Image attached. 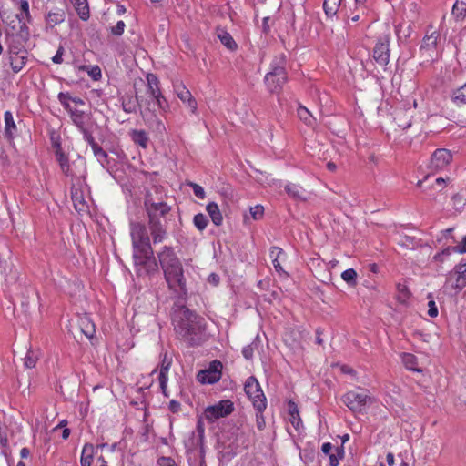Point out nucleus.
Returning a JSON list of instances; mask_svg holds the SVG:
<instances>
[{"instance_id": "15", "label": "nucleus", "mask_w": 466, "mask_h": 466, "mask_svg": "<svg viewBox=\"0 0 466 466\" xmlns=\"http://www.w3.org/2000/svg\"><path fill=\"white\" fill-rule=\"evenodd\" d=\"M10 21L7 22L8 28L5 31V35L7 33H14L16 35H21L22 37L27 39L28 36V28L26 26V22L23 17H21L18 14L15 15L12 17H9Z\"/></svg>"}, {"instance_id": "26", "label": "nucleus", "mask_w": 466, "mask_h": 466, "mask_svg": "<svg viewBox=\"0 0 466 466\" xmlns=\"http://www.w3.org/2000/svg\"><path fill=\"white\" fill-rule=\"evenodd\" d=\"M285 191L287 194L296 200H305L304 197L305 190L304 188L298 184L289 183L285 186Z\"/></svg>"}, {"instance_id": "61", "label": "nucleus", "mask_w": 466, "mask_h": 466, "mask_svg": "<svg viewBox=\"0 0 466 466\" xmlns=\"http://www.w3.org/2000/svg\"><path fill=\"white\" fill-rule=\"evenodd\" d=\"M197 431L199 434L200 439H202L204 436L205 430H204V425H203V422L201 421V420H198V421Z\"/></svg>"}, {"instance_id": "19", "label": "nucleus", "mask_w": 466, "mask_h": 466, "mask_svg": "<svg viewBox=\"0 0 466 466\" xmlns=\"http://www.w3.org/2000/svg\"><path fill=\"white\" fill-rule=\"evenodd\" d=\"M71 198L74 204L75 209L78 213H87L88 212V204L85 200L83 192L78 189H75L71 191Z\"/></svg>"}, {"instance_id": "23", "label": "nucleus", "mask_w": 466, "mask_h": 466, "mask_svg": "<svg viewBox=\"0 0 466 466\" xmlns=\"http://www.w3.org/2000/svg\"><path fill=\"white\" fill-rule=\"evenodd\" d=\"M41 356V350L39 349H29L23 359L24 366L25 369H33L35 367L39 358Z\"/></svg>"}, {"instance_id": "64", "label": "nucleus", "mask_w": 466, "mask_h": 466, "mask_svg": "<svg viewBox=\"0 0 466 466\" xmlns=\"http://www.w3.org/2000/svg\"><path fill=\"white\" fill-rule=\"evenodd\" d=\"M329 464L330 466H338L339 460L334 454H329Z\"/></svg>"}, {"instance_id": "12", "label": "nucleus", "mask_w": 466, "mask_h": 466, "mask_svg": "<svg viewBox=\"0 0 466 466\" xmlns=\"http://www.w3.org/2000/svg\"><path fill=\"white\" fill-rule=\"evenodd\" d=\"M390 35L386 34L381 35L374 48H373V58L377 64L381 66L388 65L390 60Z\"/></svg>"}, {"instance_id": "57", "label": "nucleus", "mask_w": 466, "mask_h": 466, "mask_svg": "<svg viewBox=\"0 0 466 466\" xmlns=\"http://www.w3.org/2000/svg\"><path fill=\"white\" fill-rule=\"evenodd\" d=\"M157 463L159 466H177L175 461L170 457H160Z\"/></svg>"}, {"instance_id": "60", "label": "nucleus", "mask_w": 466, "mask_h": 466, "mask_svg": "<svg viewBox=\"0 0 466 466\" xmlns=\"http://www.w3.org/2000/svg\"><path fill=\"white\" fill-rule=\"evenodd\" d=\"M169 409L172 412H177L180 409V403L176 400H171L169 402Z\"/></svg>"}, {"instance_id": "21", "label": "nucleus", "mask_w": 466, "mask_h": 466, "mask_svg": "<svg viewBox=\"0 0 466 466\" xmlns=\"http://www.w3.org/2000/svg\"><path fill=\"white\" fill-rule=\"evenodd\" d=\"M206 211L210 217L213 224L217 227H219L223 223V216L218 208V205L216 202H209L206 206Z\"/></svg>"}, {"instance_id": "2", "label": "nucleus", "mask_w": 466, "mask_h": 466, "mask_svg": "<svg viewBox=\"0 0 466 466\" xmlns=\"http://www.w3.org/2000/svg\"><path fill=\"white\" fill-rule=\"evenodd\" d=\"M130 235L133 246V258L136 265L145 266L153 256L147 229L141 223H131Z\"/></svg>"}, {"instance_id": "46", "label": "nucleus", "mask_w": 466, "mask_h": 466, "mask_svg": "<svg viewBox=\"0 0 466 466\" xmlns=\"http://www.w3.org/2000/svg\"><path fill=\"white\" fill-rule=\"evenodd\" d=\"M357 272L353 268H349L341 273V279L348 284L355 285L357 279Z\"/></svg>"}, {"instance_id": "9", "label": "nucleus", "mask_w": 466, "mask_h": 466, "mask_svg": "<svg viewBox=\"0 0 466 466\" xmlns=\"http://www.w3.org/2000/svg\"><path fill=\"white\" fill-rule=\"evenodd\" d=\"M287 72L282 66H271V70L265 76V83L269 92L279 93L287 82Z\"/></svg>"}, {"instance_id": "31", "label": "nucleus", "mask_w": 466, "mask_h": 466, "mask_svg": "<svg viewBox=\"0 0 466 466\" xmlns=\"http://www.w3.org/2000/svg\"><path fill=\"white\" fill-rule=\"evenodd\" d=\"M342 0H324L323 10L327 17H333L337 15Z\"/></svg>"}, {"instance_id": "51", "label": "nucleus", "mask_w": 466, "mask_h": 466, "mask_svg": "<svg viewBox=\"0 0 466 466\" xmlns=\"http://www.w3.org/2000/svg\"><path fill=\"white\" fill-rule=\"evenodd\" d=\"M331 34L332 35L328 40L330 44L334 43L337 46L345 44V36L343 33L334 34V30H331Z\"/></svg>"}, {"instance_id": "37", "label": "nucleus", "mask_w": 466, "mask_h": 466, "mask_svg": "<svg viewBox=\"0 0 466 466\" xmlns=\"http://www.w3.org/2000/svg\"><path fill=\"white\" fill-rule=\"evenodd\" d=\"M80 71L87 72L88 76L95 81L99 80L102 77L101 69L97 65L95 66H80L78 67Z\"/></svg>"}, {"instance_id": "3", "label": "nucleus", "mask_w": 466, "mask_h": 466, "mask_svg": "<svg viewBox=\"0 0 466 466\" xmlns=\"http://www.w3.org/2000/svg\"><path fill=\"white\" fill-rule=\"evenodd\" d=\"M25 40L21 35L6 34L5 45L7 46V54L5 61L14 74L19 73L28 61V52L25 47Z\"/></svg>"}, {"instance_id": "38", "label": "nucleus", "mask_w": 466, "mask_h": 466, "mask_svg": "<svg viewBox=\"0 0 466 466\" xmlns=\"http://www.w3.org/2000/svg\"><path fill=\"white\" fill-rule=\"evenodd\" d=\"M4 120H5V133L9 137H11L16 129V125L15 123L13 114L10 111H5L4 114Z\"/></svg>"}, {"instance_id": "54", "label": "nucleus", "mask_w": 466, "mask_h": 466, "mask_svg": "<svg viewBox=\"0 0 466 466\" xmlns=\"http://www.w3.org/2000/svg\"><path fill=\"white\" fill-rule=\"evenodd\" d=\"M92 150L98 159L106 158L107 157L106 151L97 143H94V145H92Z\"/></svg>"}, {"instance_id": "24", "label": "nucleus", "mask_w": 466, "mask_h": 466, "mask_svg": "<svg viewBox=\"0 0 466 466\" xmlns=\"http://www.w3.org/2000/svg\"><path fill=\"white\" fill-rule=\"evenodd\" d=\"M95 454V447L91 443H86L82 449L80 464L81 466H91Z\"/></svg>"}, {"instance_id": "35", "label": "nucleus", "mask_w": 466, "mask_h": 466, "mask_svg": "<svg viewBox=\"0 0 466 466\" xmlns=\"http://www.w3.org/2000/svg\"><path fill=\"white\" fill-rule=\"evenodd\" d=\"M451 98L457 106H466V83L454 90Z\"/></svg>"}, {"instance_id": "50", "label": "nucleus", "mask_w": 466, "mask_h": 466, "mask_svg": "<svg viewBox=\"0 0 466 466\" xmlns=\"http://www.w3.org/2000/svg\"><path fill=\"white\" fill-rule=\"evenodd\" d=\"M249 212L253 219L258 220L263 218L264 208L261 205H256L250 208Z\"/></svg>"}, {"instance_id": "7", "label": "nucleus", "mask_w": 466, "mask_h": 466, "mask_svg": "<svg viewBox=\"0 0 466 466\" xmlns=\"http://www.w3.org/2000/svg\"><path fill=\"white\" fill-rule=\"evenodd\" d=\"M234 403L230 400H222L214 405L208 406L203 417L210 423L229 416L234 411Z\"/></svg>"}, {"instance_id": "4", "label": "nucleus", "mask_w": 466, "mask_h": 466, "mask_svg": "<svg viewBox=\"0 0 466 466\" xmlns=\"http://www.w3.org/2000/svg\"><path fill=\"white\" fill-rule=\"evenodd\" d=\"M57 98L68 113L72 122L80 132L86 134V123L89 120L88 115L81 109L86 105L85 101L78 96H72L68 92H60Z\"/></svg>"}, {"instance_id": "18", "label": "nucleus", "mask_w": 466, "mask_h": 466, "mask_svg": "<svg viewBox=\"0 0 466 466\" xmlns=\"http://www.w3.org/2000/svg\"><path fill=\"white\" fill-rule=\"evenodd\" d=\"M46 24L48 27L53 28L62 24L66 19V13L62 8H55L50 10L46 15Z\"/></svg>"}, {"instance_id": "32", "label": "nucleus", "mask_w": 466, "mask_h": 466, "mask_svg": "<svg viewBox=\"0 0 466 466\" xmlns=\"http://www.w3.org/2000/svg\"><path fill=\"white\" fill-rule=\"evenodd\" d=\"M143 98L142 96L136 95V99L134 100L132 97L125 98L122 102L123 110L127 113L136 112L137 105L142 106Z\"/></svg>"}, {"instance_id": "30", "label": "nucleus", "mask_w": 466, "mask_h": 466, "mask_svg": "<svg viewBox=\"0 0 466 466\" xmlns=\"http://www.w3.org/2000/svg\"><path fill=\"white\" fill-rule=\"evenodd\" d=\"M147 94L152 98L156 96H159V93H161L159 88V81L157 77L153 74H148L147 76Z\"/></svg>"}, {"instance_id": "44", "label": "nucleus", "mask_w": 466, "mask_h": 466, "mask_svg": "<svg viewBox=\"0 0 466 466\" xmlns=\"http://www.w3.org/2000/svg\"><path fill=\"white\" fill-rule=\"evenodd\" d=\"M333 370L337 375H348V376H355V371L352 368L344 364H335L332 365Z\"/></svg>"}, {"instance_id": "14", "label": "nucleus", "mask_w": 466, "mask_h": 466, "mask_svg": "<svg viewBox=\"0 0 466 466\" xmlns=\"http://www.w3.org/2000/svg\"><path fill=\"white\" fill-rule=\"evenodd\" d=\"M157 257L163 271L181 264L174 249L169 247H164L162 251L157 254Z\"/></svg>"}, {"instance_id": "47", "label": "nucleus", "mask_w": 466, "mask_h": 466, "mask_svg": "<svg viewBox=\"0 0 466 466\" xmlns=\"http://www.w3.org/2000/svg\"><path fill=\"white\" fill-rule=\"evenodd\" d=\"M466 286V268L458 272L455 279L454 289L461 290Z\"/></svg>"}, {"instance_id": "48", "label": "nucleus", "mask_w": 466, "mask_h": 466, "mask_svg": "<svg viewBox=\"0 0 466 466\" xmlns=\"http://www.w3.org/2000/svg\"><path fill=\"white\" fill-rule=\"evenodd\" d=\"M187 185L192 188L196 197L200 199H204L206 198L205 190L200 185L191 181H187Z\"/></svg>"}, {"instance_id": "16", "label": "nucleus", "mask_w": 466, "mask_h": 466, "mask_svg": "<svg viewBox=\"0 0 466 466\" xmlns=\"http://www.w3.org/2000/svg\"><path fill=\"white\" fill-rule=\"evenodd\" d=\"M174 89L177 97L190 108L191 113L197 114L198 103L191 92L183 84L174 85Z\"/></svg>"}, {"instance_id": "41", "label": "nucleus", "mask_w": 466, "mask_h": 466, "mask_svg": "<svg viewBox=\"0 0 466 466\" xmlns=\"http://www.w3.org/2000/svg\"><path fill=\"white\" fill-rule=\"evenodd\" d=\"M298 116L306 125L312 126L314 118L310 112L305 106H299L297 110Z\"/></svg>"}, {"instance_id": "29", "label": "nucleus", "mask_w": 466, "mask_h": 466, "mask_svg": "<svg viewBox=\"0 0 466 466\" xmlns=\"http://www.w3.org/2000/svg\"><path fill=\"white\" fill-rule=\"evenodd\" d=\"M130 135H131L132 141L136 145H137L143 148L147 147L149 138H148L147 133L145 130H132Z\"/></svg>"}, {"instance_id": "43", "label": "nucleus", "mask_w": 466, "mask_h": 466, "mask_svg": "<svg viewBox=\"0 0 466 466\" xmlns=\"http://www.w3.org/2000/svg\"><path fill=\"white\" fill-rule=\"evenodd\" d=\"M193 224L199 231H203L207 228L208 220L204 214L198 213L194 216Z\"/></svg>"}, {"instance_id": "49", "label": "nucleus", "mask_w": 466, "mask_h": 466, "mask_svg": "<svg viewBox=\"0 0 466 466\" xmlns=\"http://www.w3.org/2000/svg\"><path fill=\"white\" fill-rule=\"evenodd\" d=\"M152 99L156 101V105L159 110L166 112L168 109V103L162 93H159V96L152 97Z\"/></svg>"}, {"instance_id": "55", "label": "nucleus", "mask_w": 466, "mask_h": 466, "mask_svg": "<svg viewBox=\"0 0 466 466\" xmlns=\"http://www.w3.org/2000/svg\"><path fill=\"white\" fill-rule=\"evenodd\" d=\"M65 49L62 46H60L56 53V55L52 57V61L55 64H62L63 63V55Z\"/></svg>"}, {"instance_id": "11", "label": "nucleus", "mask_w": 466, "mask_h": 466, "mask_svg": "<svg viewBox=\"0 0 466 466\" xmlns=\"http://www.w3.org/2000/svg\"><path fill=\"white\" fill-rule=\"evenodd\" d=\"M370 399L366 390H358L346 393L343 396V402L352 411H360Z\"/></svg>"}, {"instance_id": "39", "label": "nucleus", "mask_w": 466, "mask_h": 466, "mask_svg": "<svg viewBox=\"0 0 466 466\" xmlns=\"http://www.w3.org/2000/svg\"><path fill=\"white\" fill-rule=\"evenodd\" d=\"M172 364V359L167 357V354L165 353L160 364L158 379H167L168 376V371Z\"/></svg>"}, {"instance_id": "40", "label": "nucleus", "mask_w": 466, "mask_h": 466, "mask_svg": "<svg viewBox=\"0 0 466 466\" xmlns=\"http://www.w3.org/2000/svg\"><path fill=\"white\" fill-rule=\"evenodd\" d=\"M80 327L82 329V332L86 335V338L91 339L93 338L96 329L95 325L90 321L89 319L84 318L81 319Z\"/></svg>"}, {"instance_id": "56", "label": "nucleus", "mask_w": 466, "mask_h": 466, "mask_svg": "<svg viewBox=\"0 0 466 466\" xmlns=\"http://www.w3.org/2000/svg\"><path fill=\"white\" fill-rule=\"evenodd\" d=\"M262 413L263 412H259V411H257V413H256V424H257V428L259 431H262L266 425L265 419H264V416Z\"/></svg>"}, {"instance_id": "63", "label": "nucleus", "mask_w": 466, "mask_h": 466, "mask_svg": "<svg viewBox=\"0 0 466 466\" xmlns=\"http://www.w3.org/2000/svg\"><path fill=\"white\" fill-rule=\"evenodd\" d=\"M208 281L214 285H218L219 282V277L217 274L212 273L208 277Z\"/></svg>"}, {"instance_id": "28", "label": "nucleus", "mask_w": 466, "mask_h": 466, "mask_svg": "<svg viewBox=\"0 0 466 466\" xmlns=\"http://www.w3.org/2000/svg\"><path fill=\"white\" fill-rule=\"evenodd\" d=\"M222 45H224L228 50L234 51L238 48V45L227 31L220 29L217 34Z\"/></svg>"}, {"instance_id": "58", "label": "nucleus", "mask_w": 466, "mask_h": 466, "mask_svg": "<svg viewBox=\"0 0 466 466\" xmlns=\"http://www.w3.org/2000/svg\"><path fill=\"white\" fill-rule=\"evenodd\" d=\"M428 307H429L428 315L431 318L437 317L438 316V309H437L435 302L433 300L429 301Z\"/></svg>"}, {"instance_id": "17", "label": "nucleus", "mask_w": 466, "mask_h": 466, "mask_svg": "<svg viewBox=\"0 0 466 466\" xmlns=\"http://www.w3.org/2000/svg\"><path fill=\"white\" fill-rule=\"evenodd\" d=\"M222 369V362L215 360L208 364V368L200 370L196 379H220Z\"/></svg>"}, {"instance_id": "34", "label": "nucleus", "mask_w": 466, "mask_h": 466, "mask_svg": "<svg viewBox=\"0 0 466 466\" xmlns=\"http://www.w3.org/2000/svg\"><path fill=\"white\" fill-rule=\"evenodd\" d=\"M289 414L290 416L289 421L296 428L299 429L301 424V420L299 414V410L295 402L289 401L288 404Z\"/></svg>"}, {"instance_id": "62", "label": "nucleus", "mask_w": 466, "mask_h": 466, "mask_svg": "<svg viewBox=\"0 0 466 466\" xmlns=\"http://www.w3.org/2000/svg\"><path fill=\"white\" fill-rule=\"evenodd\" d=\"M332 450V445L329 442H326L322 445L321 451L323 453L329 455L330 451Z\"/></svg>"}, {"instance_id": "22", "label": "nucleus", "mask_w": 466, "mask_h": 466, "mask_svg": "<svg viewBox=\"0 0 466 466\" xmlns=\"http://www.w3.org/2000/svg\"><path fill=\"white\" fill-rule=\"evenodd\" d=\"M56 159L59 164L60 169L62 173L66 177H75L76 174L71 168V165L69 162L68 156L65 154V152H58L56 156Z\"/></svg>"}, {"instance_id": "1", "label": "nucleus", "mask_w": 466, "mask_h": 466, "mask_svg": "<svg viewBox=\"0 0 466 466\" xmlns=\"http://www.w3.org/2000/svg\"><path fill=\"white\" fill-rule=\"evenodd\" d=\"M176 336L188 346L199 345L206 329L205 319L186 307L177 309L172 318Z\"/></svg>"}, {"instance_id": "53", "label": "nucleus", "mask_w": 466, "mask_h": 466, "mask_svg": "<svg viewBox=\"0 0 466 466\" xmlns=\"http://www.w3.org/2000/svg\"><path fill=\"white\" fill-rule=\"evenodd\" d=\"M255 348L252 344L247 345L242 349V355L243 357L248 360H251L254 356Z\"/></svg>"}, {"instance_id": "45", "label": "nucleus", "mask_w": 466, "mask_h": 466, "mask_svg": "<svg viewBox=\"0 0 466 466\" xmlns=\"http://www.w3.org/2000/svg\"><path fill=\"white\" fill-rule=\"evenodd\" d=\"M19 8L21 11V14L19 15L21 17H23L25 21L30 22L31 20V15L29 10V3L27 0H18Z\"/></svg>"}, {"instance_id": "42", "label": "nucleus", "mask_w": 466, "mask_h": 466, "mask_svg": "<svg viewBox=\"0 0 466 466\" xmlns=\"http://www.w3.org/2000/svg\"><path fill=\"white\" fill-rule=\"evenodd\" d=\"M402 361H403V364L404 366L406 367V369L410 370H417L419 371L420 370L416 367L417 365V359L414 355L412 354H410V353H406L403 355L402 357Z\"/></svg>"}, {"instance_id": "13", "label": "nucleus", "mask_w": 466, "mask_h": 466, "mask_svg": "<svg viewBox=\"0 0 466 466\" xmlns=\"http://www.w3.org/2000/svg\"><path fill=\"white\" fill-rule=\"evenodd\" d=\"M452 161V154L446 148L436 149L431 158V168L439 171L444 169Z\"/></svg>"}, {"instance_id": "36", "label": "nucleus", "mask_w": 466, "mask_h": 466, "mask_svg": "<svg viewBox=\"0 0 466 466\" xmlns=\"http://www.w3.org/2000/svg\"><path fill=\"white\" fill-rule=\"evenodd\" d=\"M410 297V292L408 287L404 284L399 283L397 285V300L401 304H407Z\"/></svg>"}, {"instance_id": "25", "label": "nucleus", "mask_w": 466, "mask_h": 466, "mask_svg": "<svg viewBox=\"0 0 466 466\" xmlns=\"http://www.w3.org/2000/svg\"><path fill=\"white\" fill-rule=\"evenodd\" d=\"M269 256L272 259L273 266L277 272L280 273L283 271L280 261L286 256L283 249L279 247H272L270 248Z\"/></svg>"}, {"instance_id": "52", "label": "nucleus", "mask_w": 466, "mask_h": 466, "mask_svg": "<svg viewBox=\"0 0 466 466\" xmlns=\"http://www.w3.org/2000/svg\"><path fill=\"white\" fill-rule=\"evenodd\" d=\"M125 28H126V24L124 23V21L120 20L116 23V25L115 26L110 27V33L113 35L120 36L123 35Z\"/></svg>"}, {"instance_id": "27", "label": "nucleus", "mask_w": 466, "mask_h": 466, "mask_svg": "<svg viewBox=\"0 0 466 466\" xmlns=\"http://www.w3.org/2000/svg\"><path fill=\"white\" fill-rule=\"evenodd\" d=\"M456 21H463L466 17V0H456L451 10Z\"/></svg>"}, {"instance_id": "20", "label": "nucleus", "mask_w": 466, "mask_h": 466, "mask_svg": "<svg viewBox=\"0 0 466 466\" xmlns=\"http://www.w3.org/2000/svg\"><path fill=\"white\" fill-rule=\"evenodd\" d=\"M150 233L154 243H160L163 241L166 236V230L164 229L160 221H148Z\"/></svg>"}, {"instance_id": "59", "label": "nucleus", "mask_w": 466, "mask_h": 466, "mask_svg": "<svg viewBox=\"0 0 466 466\" xmlns=\"http://www.w3.org/2000/svg\"><path fill=\"white\" fill-rule=\"evenodd\" d=\"M454 251L460 254L466 253V236L462 238L461 244L454 248Z\"/></svg>"}, {"instance_id": "8", "label": "nucleus", "mask_w": 466, "mask_h": 466, "mask_svg": "<svg viewBox=\"0 0 466 466\" xmlns=\"http://www.w3.org/2000/svg\"><path fill=\"white\" fill-rule=\"evenodd\" d=\"M244 390L256 410L263 412L267 407V399L258 380H248L245 383Z\"/></svg>"}, {"instance_id": "6", "label": "nucleus", "mask_w": 466, "mask_h": 466, "mask_svg": "<svg viewBox=\"0 0 466 466\" xmlns=\"http://www.w3.org/2000/svg\"><path fill=\"white\" fill-rule=\"evenodd\" d=\"M163 272L165 280L171 291L179 297L187 294V283L182 264Z\"/></svg>"}, {"instance_id": "33", "label": "nucleus", "mask_w": 466, "mask_h": 466, "mask_svg": "<svg viewBox=\"0 0 466 466\" xmlns=\"http://www.w3.org/2000/svg\"><path fill=\"white\" fill-rule=\"evenodd\" d=\"M78 15L82 20L89 17V7L86 0H71Z\"/></svg>"}, {"instance_id": "5", "label": "nucleus", "mask_w": 466, "mask_h": 466, "mask_svg": "<svg viewBox=\"0 0 466 466\" xmlns=\"http://www.w3.org/2000/svg\"><path fill=\"white\" fill-rule=\"evenodd\" d=\"M441 40V36L440 32L433 29L432 25H430L426 30L420 46V56L424 57L425 61H434L440 57L442 52Z\"/></svg>"}, {"instance_id": "10", "label": "nucleus", "mask_w": 466, "mask_h": 466, "mask_svg": "<svg viewBox=\"0 0 466 466\" xmlns=\"http://www.w3.org/2000/svg\"><path fill=\"white\" fill-rule=\"evenodd\" d=\"M146 211L148 216V221H160V218H165L171 210V207L163 200L155 201L150 196L145 200Z\"/></svg>"}]
</instances>
